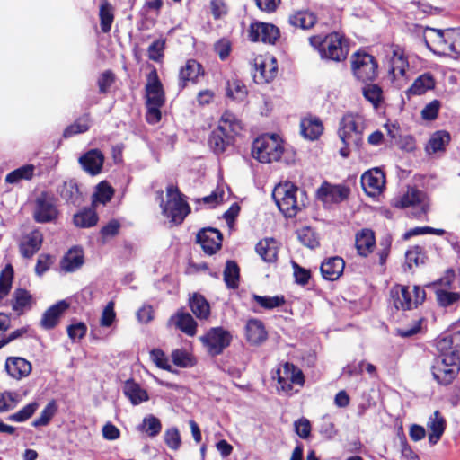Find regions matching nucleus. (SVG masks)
<instances>
[{"mask_svg": "<svg viewBox=\"0 0 460 460\" xmlns=\"http://www.w3.org/2000/svg\"><path fill=\"white\" fill-rule=\"evenodd\" d=\"M22 397L17 392H4L0 394V413L14 409Z\"/></svg>", "mask_w": 460, "mask_h": 460, "instance_id": "nucleus-47", "label": "nucleus"}, {"mask_svg": "<svg viewBox=\"0 0 460 460\" xmlns=\"http://www.w3.org/2000/svg\"><path fill=\"white\" fill-rule=\"evenodd\" d=\"M123 392L134 405H137L148 400L147 392L133 380L126 381Z\"/></svg>", "mask_w": 460, "mask_h": 460, "instance_id": "nucleus-37", "label": "nucleus"}, {"mask_svg": "<svg viewBox=\"0 0 460 460\" xmlns=\"http://www.w3.org/2000/svg\"><path fill=\"white\" fill-rule=\"evenodd\" d=\"M68 306L69 305L65 300H61L49 307L42 314L40 326L46 330L53 329Z\"/></svg>", "mask_w": 460, "mask_h": 460, "instance_id": "nucleus-23", "label": "nucleus"}, {"mask_svg": "<svg viewBox=\"0 0 460 460\" xmlns=\"http://www.w3.org/2000/svg\"><path fill=\"white\" fill-rule=\"evenodd\" d=\"M316 22V15L307 10L296 11L288 17V22L290 25L303 30L311 29L314 26Z\"/></svg>", "mask_w": 460, "mask_h": 460, "instance_id": "nucleus-35", "label": "nucleus"}, {"mask_svg": "<svg viewBox=\"0 0 460 460\" xmlns=\"http://www.w3.org/2000/svg\"><path fill=\"white\" fill-rule=\"evenodd\" d=\"M460 280L456 278L455 272L451 270H447L445 275L440 278L436 283L437 288H445L447 290H457L456 284H459Z\"/></svg>", "mask_w": 460, "mask_h": 460, "instance_id": "nucleus-55", "label": "nucleus"}, {"mask_svg": "<svg viewBox=\"0 0 460 460\" xmlns=\"http://www.w3.org/2000/svg\"><path fill=\"white\" fill-rule=\"evenodd\" d=\"M5 370L10 376L20 380L31 372V364L23 358L10 357L5 361Z\"/></svg>", "mask_w": 460, "mask_h": 460, "instance_id": "nucleus-22", "label": "nucleus"}, {"mask_svg": "<svg viewBox=\"0 0 460 460\" xmlns=\"http://www.w3.org/2000/svg\"><path fill=\"white\" fill-rule=\"evenodd\" d=\"M243 129L241 120L232 112L225 111L217 127L211 132L208 137V146L217 155L224 153L230 146Z\"/></svg>", "mask_w": 460, "mask_h": 460, "instance_id": "nucleus-2", "label": "nucleus"}, {"mask_svg": "<svg viewBox=\"0 0 460 460\" xmlns=\"http://www.w3.org/2000/svg\"><path fill=\"white\" fill-rule=\"evenodd\" d=\"M224 280L230 288H236L239 281V267L232 261L226 262L224 270Z\"/></svg>", "mask_w": 460, "mask_h": 460, "instance_id": "nucleus-49", "label": "nucleus"}, {"mask_svg": "<svg viewBox=\"0 0 460 460\" xmlns=\"http://www.w3.org/2000/svg\"><path fill=\"white\" fill-rule=\"evenodd\" d=\"M84 263V251L75 246L69 249L60 261V268L65 272H74Z\"/></svg>", "mask_w": 460, "mask_h": 460, "instance_id": "nucleus-25", "label": "nucleus"}, {"mask_svg": "<svg viewBox=\"0 0 460 460\" xmlns=\"http://www.w3.org/2000/svg\"><path fill=\"white\" fill-rule=\"evenodd\" d=\"M200 64L194 59H189L179 73L180 86L184 88L188 83L197 84L200 73Z\"/></svg>", "mask_w": 460, "mask_h": 460, "instance_id": "nucleus-31", "label": "nucleus"}, {"mask_svg": "<svg viewBox=\"0 0 460 460\" xmlns=\"http://www.w3.org/2000/svg\"><path fill=\"white\" fill-rule=\"evenodd\" d=\"M301 133L309 140L317 139L323 133V127L317 118H305L301 121Z\"/></svg>", "mask_w": 460, "mask_h": 460, "instance_id": "nucleus-38", "label": "nucleus"}, {"mask_svg": "<svg viewBox=\"0 0 460 460\" xmlns=\"http://www.w3.org/2000/svg\"><path fill=\"white\" fill-rule=\"evenodd\" d=\"M277 74L275 59L258 57L254 59L253 79L257 84L271 81Z\"/></svg>", "mask_w": 460, "mask_h": 460, "instance_id": "nucleus-18", "label": "nucleus"}, {"mask_svg": "<svg viewBox=\"0 0 460 460\" xmlns=\"http://www.w3.org/2000/svg\"><path fill=\"white\" fill-rule=\"evenodd\" d=\"M355 243L358 254L364 257L367 256L373 252L376 245L374 232L367 228L362 229L357 233Z\"/></svg>", "mask_w": 460, "mask_h": 460, "instance_id": "nucleus-28", "label": "nucleus"}, {"mask_svg": "<svg viewBox=\"0 0 460 460\" xmlns=\"http://www.w3.org/2000/svg\"><path fill=\"white\" fill-rule=\"evenodd\" d=\"M165 40L158 39L155 40L147 49L148 58L154 61H159L164 56Z\"/></svg>", "mask_w": 460, "mask_h": 460, "instance_id": "nucleus-60", "label": "nucleus"}, {"mask_svg": "<svg viewBox=\"0 0 460 460\" xmlns=\"http://www.w3.org/2000/svg\"><path fill=\"white\" fill-rule=\"evenodd\" d=\"M450 141V135L446 131H437L434 133L426 146V150L429 154H434L439 151H443L447 145Z\"/></svg>", "mask_w": 460, "mask_h": 460, "instance_id": "nucleus-42", "label": "nucleus"}, {"mask_svg": "<svg viewBox=\"0 0 460 460\" xmlns=\"http://www.w3.org/2000/svg\"><path fill=\"white\" fill-rule=\"evenodd\" d=\"M393 305L396 309L411 310L425 300V291L418 286L395 285L390 290Z\"/></svg>", "mask_w": 460, "mask_h": 460, "instance_id": "nucleus-7", "label": "nucleus"}, {"mask_svg": "<svg viewBox=\"0 0 460 460\" xmlns=\"http://www.w3.org/2000/svg\"><path fill=\"white\" fill-rule=\"evenodd\" d=\"M159 198L161 199L160 208L162 215L172 226L181 224L190 213V208L178 187L169 184L166 187L165 199L163 198V192L159 193Z\"/></svg>", "mask_w": 460, "mask_h": 460, "instance_id": "nucleus-4", "label": "nucleus"}, {"mask_svg": "<svg viewBox=\"0 0 460 460\" xmlns=\"http://www.w3.org/2000/svg\"><path fill=\"white\" fill-rule=\"evenodd\" d=\"M91 126V118L89 114H84L78 119H76L72 125L68 126L64 130V137H70L76 134L86 132Z\"/></svg>", "mask_w": 460, "mask_h": 460, "instance_id": "nucleus-44", "label": "nucleus"}, {"mask_svg": "<svg viewBox=\"0 0 460 460\" xmlns=\"http://www.w3.org/2000/svg\"><path fill=\"white\" fill-rule=\"evenodd\" d=\"M99 18L102 32L107 33L111 31L114 21V8L108 0H100Z\"/></svg>", "mask_w": 460, "mask_h": 460, "instance_id": "nucleus-39", "label": "nucleus"}, {"mask_svg": "<svg viewBox=\"0 0 460 460\" xmlns=\"http://www.w3.org/2000/svg\"><path fill=\"white\" fill-rule=\"evenodd\" d=\"M278 389L291 395L298 392V389L295 390L294 386L303 387L305 376L301 369L294 364L287 362L283 365L282 369L278 371Z\"/></svg>", "mask_w": 460, "mask_h": 460, "instance_id": "nucleus-10", "label": "nucleus"}, {"mask_svg": "<svg viewBox=\"0 0 460 460\" xmlns=\"http://www.w3.org/2000/svg\"><path fill=\"white\" fill-rule=\"evenodd\" d=\"M440 108V102L433 100L428 103L421 111V116L424 119L433 120L438 117V113Z\"/></svg>", "mask_w": 460, "mask_h": 460, "instance_id": "nucleus-63", "label": "nucleus"}, {"mask_svg": "<svg viewBox=\"0 0 460 460\" xmlns=\"http://www.w3.org/2000/svg\"><path fill=\"white\" fill-rule=\"evenodd\" d=\"M38 408V402H30L17 412L9 415L8 420L13 422H24L35 413Z\"/></svg>", "mask_w": 460, "mask_h": 460, "instance_id": "nucleus-51", "label": "nucleus"}, {"mask_svg": "<svg viewBox=\"0 0 460 460\" xmlns=\"http://www.w3.org/2000/svg\"><path fill=\"white\" fill-rule=\"evenodd\" d=\"M298 239L305 245L311 249L317 247L319 244L318 239L314 230L310 227H304L298 231Z\"/></svg>", "mask_w": 460, "mask_h": 460, "instance_id": "nucleus-56", "label": "nucleus"}, {"mask_svg": "<svg viewBox=\"0 0 460 460\" xmlns=\"http://www.w3.org/2000/svg\"><path fill=\"white\" fill-rule=\"evenodd\" d=\"M222 234L216 228H203V252L214 254L222 246Z\"/></svg>", "mask_w": 460, "mask_h": 460, "instance_id": "nucleus-32", "label": "nucleus"}, {"mask_svg": "<svg viewBox=\"0 0 460 460\" xmlns=\"http://www.w3.org/2000/svg\"><path fill=\"white\" fill-rule=\"evenodd\" d=\"M283 151V141L279 136L265 134L253 141L252 155L261 163H272L280 159Z\"/></svg>", "mask_w": 460, "mask_h": 460, "instance_id": "nucleus-6", "label": "nucleus"}, {"mask_svg": "<svg viewBox=\"0 0 460 460\" xmlns=\"http://www.w3.org/2000/svg\"><path fill=\"white\" fill-rule=\"evenodd\" d=\"M35 172V166L33 164L22 165L5 176V182L9 184H17L21 181H30L33 178Z\"/></svg>", "mask_w": 460, "mask_h": 460, "instance_id": "nucleus-40", "label": "nucleus"}, {"mask_svg": "<svg viewBox=\"0 0 460 460\" xmlns=\"http://www.w3.org/2000/svg\"><path fill=\"white\" fill-rule=\"evenodd\" d=\"M113 193L114 191L110 185L106 182H101L97 186V190L93 195V203H101L104 205L111 199Z\"/></svg>", "mask_w": 460, "mask_h": 460, "instance_id": "nucleus-53", "label": "nucleus"}, {"mask_svg": "<svg viewBox=\"0 0 460 460\" xmlns=\"http://www.w3.org/2000/svg\"><path fill=\"white\" fill-rule=\"evenodd\" d=\"M272 198L279 209L287 217H293L306 205L305 191L289 181L278 184L273 191Z\"/></svg>", "mask_w": 460, "mask_h": 460, "instance_id": "nucleus-3", "label": "nucleus"}, {"mask_svg": "<svg viewBox=\"0 0 460 460\" xmlns=\"http://www.w3.org/2000/svg\"><path fill=\"white\" fill-rule=\"evenodd\" d=\"M231 341V333L222 327L211 328L203 336V344L206 346L208 353L212 357L221 354L230 345Z\"/></svg>", "mask_w": 460, "mask_h": 460, "instance_id": "nucleus-11", "label": "nucleus"}, {"mask_svg": "<svg viewBox=\"0 0 460 460\" xmlns=\"http://www.w3.org/2000/svg\"><path fill=\"white\" fill-rule=\"evenodd\" d=\"M385 174L378 168L368 170L361 176L362 188L371 197L378 195L385 187Z\"/></svg>", "mask_w": 460, "mask_h": 460, "instance_id": "nucleus-16", "label": "nucleus"}, {"mask_svg": "<svg viewBox=\"0 0 460 460\" xmlns=\"http://www.w3.org/2000/svg\"><path fill=\"white\" fill-rule=\"evenodd\" d=\"M31 306V296L24 289H17L14 292L13 309L15 312L22 313Z\"/></svg>", "mask_w": 460, "mask_h": 460, "instance_id": "nucleus-48", "label": "nucleus"}, {"mask_svg": "<svg viewBox=\"0 0 460 460\" xmlns=\"http://www.w3.org/2000/svg\"><path fill=\"white\" fill-rule=\"evenodd\" d=\"M349 191L346 186L323 182L317 190V198L324 204L339 203L349 197Z\"/></svg>", "mask_w": 460, "mask_h": 460, "instance_id": "nucleus-17", "label": "nucleus"}, {"mask_svg": "<svg viewBox=\"0 0 460 460\" xmlns=\"http://www.w3.org/2000/svg\"><path fill=\"white\" fill-rule=\"evenodd\" d=\"M436 296L441 306H449L460 299V292L457 290H447L437 288Z\"/></svg>", "mask_w": 460, "mask_h": 460, "instance_id": "nucleus-50", "label": "nucleus"}, {"mask_svg": "<svg viewBox=\"0 0 460 460\" xmlns=\"http://www.w3.org/2000/svg\"><path fill=\"white\" fill-rule=\"evenodd\" d=\"M446 426V420L438 411H434L433 414L430 415L427 427L429 430V443L431 446L436 445L440 440L445 432Z\"/></svg>", "mask_w": 460, "mask_h": 460, "instance_id": "nucleus-26", "label": "nucleus"}, {"mask_svg": "<svg viewBox=\"0 0 460 460\" xmlns=\"http://www.w3.org/2000/svg\"><path fill=\"white\" fill-rule=\"evenodd\" d=\"M338 133L341 140L346 146H358L361 141V132L355 117L351 114L343 116Z\"/></svg>", "mask_w": 460, "mask_h": 460, "instance_id": "nucleus-14", "label": "nucleus"}, {"mask_svg": "<svg viewBox=\"0 0 460 460\" xmlns=\"http://www.w3.org/2000/svg\"><path fill=\"white\" fill-rule=\"evenodd\" d=\"M226 94L229 98L243 102L247 95L246 86L237 79L227 82Z\"/></svg>", "mask_w": 460, "mask_h": 460, "instance_id": "nucleus-45", "label": "nucleus"}, {"mask_svg": "<svg viewBox=\"0 0 460 460\" xmlns=\"http://www.w3.org/2000/svg\"><path fill=\"white\" fill-rule=\"evenodd\" d=\"M168 325L181 330L189 336L194 335L197 329V323L192 316L183 310H179L176 314L172 315L168 321Z\"/></svg>", "mask_w": 460, "mask_h": 460, "instance_id": "nucleus-24", "label": "nucleus"}, {"mask_svg": "<svg viewBox=\"0 0 460 460\" xmlns=\"http://www.w3.org/2000/svg\"><path fill=\"white\" fill-rule=\"evenodd\" d=\"M309 43L323 59L341 62L345 60L349 54V46L344 37L338 32H332L324 38L320 35L312 36L309 38Z\"/></svg>", "mask_w": 460, "mask_h": 460, "instance_id": "nucleus-5", "label": "nucleus"}, {"mask_svg": "<svg viewBox=\"0 0 460 460\" xmlns=\"http://www.w3.org/2000/svg\"><path fill=\"white\" fill-rule=\"evenodd\" d=\"M42 234L40 231H32L23 237L20 244V251L23 257L31 258L38 252L42 243Z\"/></svg>", "mask_w": 460, "mask_h": 460, "instance_id": "nucleus-29", "label": "nucleus"}, {"mask_svg": "<svg viewBox=\"0 0 460 460\" xmlns=\"http://www.w3.org/2000/svg\"><path fill=\"white\" fill-rule=\"evenodd\" d=\"M395 206L402 208L412 207L416 209L415 217H420L427 214L429 202L425 192L415 188H410L406 193L396 201Z\"/></svg>", "mask_w": 460, "mask_h": 460, "instance_id": "nucleus-12", "label": "nucleus"}, {"mask_svg": "<svg viewBox=\"0 0 460 460\" xmlns=\"http://www.w3.org/2000/svg\"><path fill=\"white\" fill-rule=\"evenodd\" d=\"M74 224L82 228H88L95 226L98 222V216L92 208H85L74 216Z\"/></svg>", "mask_w": 460, "mask_h": 460, "instance_id": "nucleus-43", "label": "nucleus"}, {"mask_svg": "<svg viewBox=\"0 0 460 460\" xmlns=\"http://www.w3.org/2000/svg\"><path fill=\"white\" fill-rule=\"evenodd\" d=\"M58 411L57 402L52 400L45 406L40 416L32 421L33 427L47 426Z\"/></svg>", "mask_w": 460, "mask_h": 460, "instance_id": "nucleus-46", "label": "nucleus"}, {"mask_svg": "<svg viewBox=\"0 0 460 460\" xmlns=\"http://www.w3.org/2000/svg\"><path fill=\"white\" fill-rule=\"evenodd\" d=\"M279 37V29L270 23L256 22L251 24L249 29V39L252 41H262L264 43L274 44Z\"/></svg>", "mask_w": 460, "mask_h": 460, "instance_id": "nucleus-15", "label": "nucleus"}, {"mask_svg": "<svg viewBox=\"0 0 460 460\" xmlns=\"http://www.w3.org/2000/svg\"><path fill=\"white\" fill-rule=\"evenodd\" d=\"M143 429L151 437L156 436L161 431L160 420L150 415L143 420Z\"/></svg>", "mask_w": 460, "mask_h": 460, "instance_id": "nucleus-62", "label": "nucleus"}, {"mask_svg": "<svg viewBox=\"0 0 460 460\" xmlns=\"http://www.w3.org/2000/svg\"><path fill=\"white\" fill-rule=\"evenodd\" d=\"M436 346L438 351H450V353L460 357V331L445 334L440 337Z\"/></svg>", "mask_w": 460, "mask_h": 460, "instance_id": "nucleus-33", "label": "nucleus"}, {"mask_svg": "<svg viewBox=\"0 0 460 460\" xmlns=\"http://www.w3.org/2000/svg\"><path fill=\"white\" fill-rule=\"evenodd\" d=\"M440 356L436 358L432 366L434 379L440 385H447L453 382L459 372L457 361L460 357L450 353V351H439Z\"/></svg>", "mask_w": 460, "mask_h": 460, "instance_id": "nucleus-8", "label": "nucleus"}, {"mask_svg": "<svg viewBox=\"0 0 460 460\" xmlns=\"http://www.w3.org/2000/svg\"><path fill=\"white\" fill-rule=\"evenodd\" d=\"M146 98V105L163 106L164 103L163 86L155 69L149 73L147 77Z\"/></svg>", "mask_w": 460, "mask_h": 460, "instance_id": "nucleus-19", "label": "nucleus"}, {"mask_svg": "<svg viewBox=\"0 0 460 460\" xmlns=\"http://www.w3.org/2000/svg\"><path fill=\"white\" fill-rule=\"evenodd\" d=\"M424 40L428 48L435 54L454 58L460 56V28H426Z\"/></svg>", "mask_w": 460, "mask_h": 460, "instance_id": "nucleus-1", "label": "nucleus"}, {"mask_svg": "<svg viewBox=\"0 0 460 460\" xmlns=\"http://www.w3.org/2000/svg\"><path fill=\"white\" fill-rule=\"evenodd\" d=\"M164 441L172 449H177L181 445V437L179 431L175 428H171L164 434Z\"/></svg>", "mask_w": 460, "mask_h": 460, "instance_id": "nucleus-64", "label": "nucleus"}, {"mask_svg": "<svg viewBox=\"0 0 460 460\" xmlns=\"http://www.w3.org/2000/svg\"><path fill=\"white\" fill-rule=\"evenodd\" d=\"M58 193L66 202L76 204L80 200L78 186L73 180L66 181L57 189Z\"/></svg>", "mask_w": 460, "mask_h": 460, "instance_id": "nucleus-41", "label": "nucleus"}, {"mask_svg": "<svg viewBox=\"0 0 460 460\" xmlns=\"http://www.w3.org/2000/svg\"><path fill=\"white\" fill-rule=\"evenodd\" d=\"M13 277V270L11 265H7L0 274V300L9 293Z\"/></svg>", "mask_w": 460, "mask_h": 460, "instance_id": "nucleus-52", "label": "nucleus"}, {"mask_svg": "<svg viewBox=\"0 0 460 460\" xmlns=\"http://www.w3.org/2000/svg\"><path fill=\"white\" fill-rule=\"evenodd\" d=\"M253 300L258 303L261 307L270 310L281 306L285 303L284 296H262L259 295L253 296Z\"/></svg>", "mask_w": 460, "mask_h": 460, "instance_id": "nucleus-54", "label": "nucleus"}, {"mask_svg": "<svg viewBox=\"0 0 460 460\" xmlns=\"http://www.w3.org/2000/svg\"><path fill=\"white\" fill-rule=\"evenodd\" d=\"M345 262L342 258L335 256L325 260L321 265V273L327 280H336L342 274Z\"/></svg>", "mask_w": 460, "mask_h": 460, "instance_id": "nucleus-27", "label": "nucleus"}, {"mask_svg": "<svg viewBox=\"0 0 460 460\" xmlns=\"http://www.w3.org/2000/svg\"><path fill=\"white\" fill-rule=\"evenodd\" d=\"M256 252L265 261L273 263L278 258V245L277 242L272 238H266L261 240L256 244Z\"/></svg>", "mask_w": 460, "mask_h": 460, "instance_id": "nucleus-36", "label": "nucleus"}, {"mask_svg": "<svg viewBox=\"0 0 460 460\" xmlns=\"http://www.w3.org/2000/svg\"><path fill=\"white\" fill-rule=\"evenodd\" d=\"M409 68V61L405 51L398 45L391 47L390 74L394 78L404 76Z\"/></svg>", "mask_w": 460, "mask_h": 460, "instance_id": "nucleus-20", "label": "nucleus"}, {"mask_svg": "<svg viewBox=\"0 0 460 460\" xmlns=\"http://www.w3.org/2000/svg\"><path fill=\"white\" fill-rule=\"evenodd\" d=\"M363 94L367 100L376 106L381 100L382 90L378 85L370 84L363 88Z\"/></svg>", "mask_w": 460, "mask_h": 460, "instance_id": "nucleus-61", "label": "nucleus"}, {"mask_svg": "<svg viewBox=\"0 0 460 460\" xmlns=\"http://www.w3.org/2000/svg\"><path fill=\"white\" fill-rule=\"evenodd\" d=\"M82 168L91 175H97L102 172L104 155L98 149H91L79 158Z\"/></svg>", "mask_w": 460, "mask_h": 460, "instance_id": "nucleus-21", "label": "nucleus"}, {"mask_svg": "<svg viewBox=\"0 0 460 460\" xmlns=\"http://www.w3.org/2000/svg\"><path fill=\"white\" fill-rule=\"evenodd\" d=\"M58 216L54 198L48 192H42L35 201L33 217L38 223L54 221Z\"/></svg>", "mask_w": 460, "mask_h": 460, "instance_id": "nucleus-13", "label": "nucleus"}, {"mask_svg": "<svg viewBox=\"0 0 460 460\" xmlns=\"http://www.w3.org/2000/svg\"><path fill=\"white\" fill-rule=\"evenodd\" d=\"M436 80L431 73H424L419 75L412 83L411 87L406 91V94L422 95L429 90L434 89Z\"/></svg>", "mask_w": 460, "mask_h": 460, "instance_id": "nucleus-30", "label": "nucleus"}, {"mask_svg": "<svg viewBox=\"0 0 460 460\" xmlns=\"http://www.w3.org/2000/svg\"><path fill=\"white\" fill-rule=\"evenodd\" d=\"M247 341L252 344H260L267 338L263 323L257 319L249 320L245 326Z\"/></svg>", "mask_w": 460, "mask_h": 460, "instance_id": "nucleus-34", "label": "nucleus"}, {"mask_svg": "<svg viewBox=\"0 0 460 460\" xmlns=\"http://www.w3.org/2000/svg\"><path fill=\"white\" fill-rule=\"evenodd\" d=\"M174 365L180 367H190L193 366V359L190 353L182 349H175L172 353Z\"/></svg>", "mask_w": 460, "mask_h": 460, "instance_id": "nucleus-58", "label": "nucleus"}, {"mask_svg": "<svg viewBox=\"0 0 460 460\" xmlns=\"http://www.w3.org/2000/svg\"><path fill=\"white\" fill-rule=\"evenodd\" d=\"M152 361L159 367L164 370L172 371L169 359L164 352L159 349H155L150 352Z\"/></svg>", "mask_w": 460, "mask_h": 460, "instance_id": "nucleus-59", "label": "nucleus"}, {"mask_svg": "<svg viewBox=\"0 0 460 460\" xmlns=\"http://www.w3.org/2000/svg\"><path fill=\"white\" fill-rule=\"evenodd\" d=\"M377 67L374 57L366 52H357L351 57V69L358 81H373L377 75Z\"/></svg>", "mask_w": 460, "mask_h": 460, "instance_id": "nucleus-9", "label": "nucleus"}, {"mask_svg": "<svg viewBox=\"0 0 460 460\" xmlns=\"http://www.w3.org/2000/svg\"><path fill=\"white\" fill-rule=\"evenodd\" d=\"M115 304L110 301L102 312L100 318V325L103 328L111 327L116 320V313L114 310Z\"/></svg>", "mask_w": 460, "mask_h": 460, "instance_id": "nucleus-57", "label": "nucleus"}]
</instances>
